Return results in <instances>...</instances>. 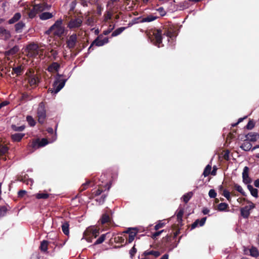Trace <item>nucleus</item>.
<instances>
[{
	"instance_id": "obj_42",
	"label": "nucleus",
	"mask_w": 259,
	"mask_h": 259,
	"mask_svg": "<svg viewBox=\"0 0 259 259\" xmlns=\"http://www.w3.org/2000/svg\"><path fill=\"white\" fill-rule=\"evenodd\" d=\"M35 9L39 12H41L45 10V8H44V6H43V4H37L34 6Z\"/></svg>"
},
{
	"instance_id": "obj_44",
	"label": "nucleus",
	"mask_w": 259,
	"mask_h": 259,
	"mask_svg": "<svg viewBox=\"0 0 259 259\" xmlns=\"http://www.w3.org/2000/svg\"><path fill=\"white\" fill-rule=\"evenodd\" d=\"M234 187L238 192L240 193L243 195H245V192L241 186L237 184H235L234 185Z\"/></svg>"
},
{
	"instance_id": "obj_29",
	"label": "nucleus",
	"mask_w": 259,
	"mask_h": 259,
	"mask_svg": "<svg viewBox=\"0 0 259 259\" xmlns=\"http://www.w3.org/2000/svg\"><path fill=\"white\" fill-rule=\"evenodd\" d=\"M49 196V194L46 192H39L35 194V197L37 199H46Z\"/></svg>"
},
{
	"instance_id": "obj_58",
	"label": "nucleus",
	"mask_w": 259,
	"mask_h": 259,
	"mask_svg": "<svg viewBox=\"0 0 259 259\" xmlns=\"http://www.w3.org/2000/svg\"><path fill=\"white\" fill-rule=\"evenodd\" d=\"M26 191L25 190H20L18 192V196L20 197H22L26 193Z\"/></svg>"
},
{
	"instance_id": "obj_22",
	"label": "nucleus",
	"mask_w": 259,
	"mask_h": 259,
	"mask_svg": "<svg viewBox=\"0 0 259 259\" xmlns=\"http://www.w3.org/2000/svg\"><path fill=\"white\" fill-rule=\"evenodd\" d=\"M53 15L52 13L50 12H44L40 14L39 16V18L41 20H46L50 19L53 17Z\"/></svg>"
},
{
	"instance_id": "obj_25",
	"label": "nucleus",
	"mask_w": 259,
	"mask_h": 259,
	"mask_svg": "<svg viewBox=\"0 0 259 259\" xmlns=\"http://www.w3.org/2000/svg\"><path fill=\"white\" fill-rule=\"evenodd\" d=\"M21 15L20 13H15L13 17L9 20V23L11 24L16 22L21 18Z\"/></svg>"
},
{
	"instance_id": "obj_45",
	"label": "nucleus",
	"mask_w": 259,
	"mask_h": 259,
	"mask_svg": "<svg viewBox=\"0 0 259 259\" xmlns=\"http://www.w3.org/2000/svg\"><path fill=\"white\" fill-rule=\"evenodd\" d=\"M8 151V148L4 145H0V154H5Z\"/></svg>"
},
{
	"instance_id": "obj_3",
	"label": "nucleus",
	"mask_w": 259,
	"mask_h": 259,
	"mask_svg": "<svg viewBox=\"0 0 259 259\" xmlns=\"http://www.w3.org/2000/svg\"><path fill=\"white\" fill-rule=\"evenodd\" d=\"M153 35L155 39V45L159 48L160 47V45L162 42V39L164 37V36L167 37V40L169 41V38L171 37L172 34L171 32L169 31L162 33V31L161 29H156L154 31Z\"/></svg>"
},
{
	"instance_id": "obj_24",
	"label": "nucleus",
	"mask_w": 259,
	"mask_h": 259,
	"mask_svg": "<svg viewBox=\"0 0 259 259\" xmlns=\"http://www.w3.org/2000/svg\"><path fill=\"white\" fill-rule=\"evenodd\" d=\"M25 24L22 21H20L15 25V31L17 33H20L22 31Z\"/></svg>"
},
{
	"instance_id": "obj_59",
	"label": "nucleus",
	"mask_w": 259,
	"mask_h": 259,
	"mask_svg": "<svg viewBox=\"0 0 259 259\" xmlns=\"http://www.w3.org/2000/svg\"><path fill=\"white\" fill-rule=\"evenodd\" d=\"M163 230H161V231H158L157 232H155V233L153 234V236L154 237H156L159 235H160L161 234V233L163 232Z\"/></svg>"
},
{
	"instance_id": "obj_26",
	"label": "nucleus",
	"mask_w": 259,
	"mask_h": 259,
	"mask_svg": "<svg viewBox=\"0 0 259 259\" xmlns=\"http://www.w3.org/2000/svg\"><path fill=\"white\" fill-rule=\"evenodd\" d=\"M247 188L250 192L251 195L255 198L258 197V191L256 189L254 188L252 186L250 185H247Z\"/></svg>"
},
{
	"instance_id": "obj_34",
	"label": "nucleus",
	"mask_w": 259,
	"mask_h": 259,
	"mask_svg": "<svg viewBox=\"0 0 259 259\" xmlns=\"http://www.w3.org/2000/svg\"><path fill=\"white\" fill-rule=\"evenodd\" d=\"M228 207V204L226 203L222 202L218 205V209L220 211H225Z\"/></svg>"
},
{
	"instance_id": "obj_13",
	"label": "nucleus",
	"mask_w": 259,
	"mask_h": 259,
	"mask_svg": "<svg viewBox=\"0 0 259 259\" xmlns=\"http://www.w3.org/2000/svg\"><path fill=\"white\" fill-rule=\"evenodd\" d=\"M77 41V36L75 34H73L69 36V39L67 41V47L69 49L73 48Z\"/></svg>"
},
{
	"instance_id": "obj_48",
	"label": "nucleus",
	"mask_w": 259,
	"mask_h": 259,
	"mask_svg": "<svg viewBox=\"0 0 259 259\" xmlns=\"http://www.w3.org/2000/svg\"><path fill=\"white\" fill-rule=\"evenodd\" d=\"M208 195L210 198H214L217 196V193L214 189H210L208 192Z\"/></svg>"
},
{
	"instance_id": "obj_56",
	"label": "nucleus",
	"mask_w": 259,
	"mask_h": 259,
	"mask_svg": "<svg viewBox=\"0 0 259 259\" xmlns=\"http://www.w3.org/2000/svg\"><path fill=\"white\" fill-rule=\"evenodd\" d=\"M111 18V14L109 12H107V14L105 16V20L107 21Z\"/></svg>"
},
{
	"instance_id": "obj_11",
	"label": "nucleus",
	"mask_w": 259,
	"mask_h": 259,
	"mask_svg": "<svg viewBox=\"0 0 259 259\" xmlns=\"http://www.w3.org/2000/svg\"><path fill=\"white\" fill-rule=\"evenodd\" d=\"M11 37V34L9 30L6 29L4 27H0V39L7 40Z\"/></svg>"
},
{
	"instance_id": "obj_54",
	"label": "nucleus",
	"mask_w": 259,
	"mask_h": 259,
	"mask_svg": "<svg viewBox=\"0 0 259 259\" xmlns=\"http://www.w3.org/2000/svg\"><path fill=\"white\" fill-rule=\"evenodd\" d=\"M105 198H106V196L105 195L102 196L101 198H100L99 199H96V200L99 202V203L100 204H101L104 203V201L105 200Z\"/></svg>"
},
{
	"instance_id": "obj_32",
	"label": "nucleus",
	"mask_w": 259,
	"mask_h": 259,
	"mask_svg": "<svg viewBox=\"0 0 259 259\" xmlns=\"http://www.w3.org/2000/svg\"><path fill=\"white\" fill-rule=\"evenodd\" d=\"M192 196H193V193L191 192H190L189 193H187L184 194L182 197V199H183L184 202L185 203H187L189 201L190 198L192 197Z\"/></svg>"
},
{
	"instance_id": "obj_55",
	"label": "nucleus",
	"mask_w": 259,
	"mask_h": 259,
	"mask_svg": "<svg viewBox=\"0 0 259 259\" xmlns=\"http://www.w3.org/2000/svg\"><path fill=\"white\" fill-rule=\"evenodd\" d=\"M89 184H90L89 181L83 184L81 187V190L83 191V190H85L88 188V186L89 185Z\"/></svg>"
},
{
	"instance_id": "obj_47",
	"label": "nucleus",
	"mask_w": 259,
	"mask_h": 259,
	"mask_svg": "<svg viewBox=\"0 0 259 259\" xmlns=\"http://www.w3.org/2000/svg\"><path fill=\"white\" fill-rule=\"evenodd\" d=\"M31 146L32 147L35 149L40 147V146H39V140H37L33 141Z\"/></svg>"
},
{
	"instance_id": "obj_21",
	"label": "nucleus",
	"mask_w": 259,
	"mask_h": 259,
	"mask_svg": "<svg viewBox=\"0 0 259 259\" xmlns=\"http://www.w3.org/2000/svg\"><path fill=\"white\" fill-rule=\"evenodd\" d=\"M24 136L23 133H15L11 135V138L14 142H19Z\"/></svg>"
},
{
	"instance_id": "obj_40",
	"label": "nucleus",
	"mask_w": 259,
	"mask_h": 259,
	"mask_svg": "<svg viewBox=\"0 0 259 259\" xmlns=\"http://www.w3.org/2000/svg\"><path fill=\"white\" fill-rule=\"evenodd\" d=\"M38 13L39 12L36 10V9H35L34 6H33V8L31 9V10L28 13V16H29V18H33L34 17H35L36 14Z\"/></svg>"
},
{
	"instance_id": "obj_7",
	"label": "nucleus",
	"mask_w": 259,
	"mask_h": 259,
	"mask_svg": "<svg viewBox=\"0 0 259 259\" xmlns=\"http://www.w3.org/2000/svg\"><path fill=\"white\" fill-rule=\"evenodd\" d=\"M28 55L30 57H34L38 54V46L35 44H31L26 48Z\"/></svg>"
},
{
	"instance_id": "obj_10",
	"label": "nucleus",
	"mask_w": 259,
	"mask_h": 259,
	"mask_svg": "<svg viewBox=\"0 0 259 259\" xmlns=\"http://www.w3.org/2000/svg\"><path fill=\"white\" fill-rule=\"evenodd\" d=\"M255 207L253 203H251L249 205H246L241 208V214L243 218L247 219L250 214V210Z\"/></svg>"
},
{
	"instance_id": "obj_39",
	"label": "nucleus",
	"mask_w": 259,
	"mask_h": 259,
	"mask_svg": "<svg viewBox=\"0 0 259 259\" xmlns=\"http://www.w3.org/2000/svg\"><path fill=\"white\" fill-rule=\"evenodd\" d=\"M110 221V218L108 214L105 213L102 215L101 219V223L102 224H105Z\"/></svg>"
},
{
	"instance_id": "obj_37",
	"label": "nucleus",
	"mask_w": 259,
	"mask_h": 259,
	"mask_svg": "<svg viewBox=\"0 0 259 259\" xmlns=\"http://www.w3.org/2000/svg\"><path fill=\"white\" fill-rule=\"evenodd\" d=\"M26 120L29 125H30L31 126H34L36 124L34 119L31 116H27L26 117Z\"/></svg>"
},
{
	"instance_id": "obj_50",
	"label": "nucleus",
	"mask_w": 259,
	"mask_h": 259,
	"mask_svg": "<svg viewBox=\"0 0 259 259\" xmlns=\"http://www.w3.org/2000/svg\"><path fill=\"white\" fill-rule=\"evenodd\" d=\"M254 126V122L250 120L246 125V128L248 130H251Z\"/></svg>"
},
{
	"instance_id": "obj_4",
	"label": "nucleus",
	"mask_w": 259,
	"mask_h": 259,
	"mask_svg": "<svg viewBox=\"0 0 259 259\" xmlns=\"http://www.w3.org/2000/svg\"><path fill=\"white\" fill-rule=\"evenodd\" d=\"M99 234V230L94 227H88L84 232V235L88 242H91L92 238H96Z\"/></svg>"
},
{
	"instance_id": "obj_49",
	"label": "nucleus",
	"mask_w": 259,
	"mask_h": 259,
	"mask_svg": "<svg viewBox=\"0 0 259 259\" xmlns=\"http://www.w3.org/2000/svg\"><path fill=\"white\" fill-rule=\"evenodd\" d=\"M223 195L228 200H229L231 198L230 193L229 191L227 190H224L223 191Z\"/></svg>"
},
{
	"instance_id": "obj_60",
	"label": "nucleus",
	"mask_w": 259,
	"mask_h": 259,
	"mask_svg": "<svg viewBox=\"0 0 259 259\" xmlns=\"http://www.w3.org/2000/svg\"><path fill=\"white\" fill-rule=\"evenodd\" d=\"M133 228H128L126 230L123 232V233L130 234V232H133Z\"/></svg>"
},
{
	"instance_id": "obj_2",
	"label": "nucleus",
	"mask_w": 259,
	"mask_h": 259,
	"mask_svg": "<svg viewBox=\"0 0 259 259\" xmlns=\"http://www.w3.org/2000/svg\"><path fill=\"white\" fill-rule=\"evenodd\" d=\"M61 76L62 75L59 74H57L53 83V88L49 89V92L52 93L57 94L64 87L67 79H61Z\"/></svg>"
},
{
	"instance_id": "obj_5",
	"label": "nucleus",
	"mask_w": 259,
	"mask_h": 259,
	"mask_svg": "<svg viewBox=\"0 0 259 259\" xmlns=\"http://www.w3.org/2000/svg\"><path fill=\"white\" fill-rule=\"evenodd\" d=\"M37 114L38 121L41 124L44 123L46 117V111L45 105L42 102L38 105Z\"/></svg>"
},
{
	"instance_id": "obj_20",
	"label": "nucleus",
	"mask_w": 259,
	"mask_h": 259,
	"mask_svg": "<svg viewBox=\"0 0 259 259\" xmlns=\"http://www.w3.org/2000/svg\"><path fill=\"white\" fill-rule=\"evenodd\" d=\"M240 148L245 151H249L252 148V144L249 141L245 140L244 143L240 146Z\"/></svg>"
},
{
	"instance_id": "obj_64",
	"label": "nucleus",
	"mask_w": 259,
	"mask_h": 259,
	"mask_svg": "<svg viewBox=\"0 0 259 259\" xmlns=\"http://www.w3.org/2000/svg\"><path fill=\"white\" fill-rule=\"evenodd\" d=\"M142 258L141 259H151L148 255H145L144 253L141 255Z\"/></svg>"
},
{
	"instance_id": "obj_51",
	"label": "nucleus",
	"mask_w": 259,
	"mask_h": 259,
	"mask_svg": "<svg viewBox=\"0 0 259 259\" xmlns=\"http://www.w3.org/2000/svg\"><path fill=\"white\" fill-rule=\"evenodd\" d=\"M13 70L17 75H20L22 71L21 67L20 66L13 68Z\"/></svg>"
},
{
	"instance_id": "obj_30",
	"label": "nucleus",
	"mask_w": 259,
	"mask_h": 259,
	"mask_svg": "<svg viewBox=\"0 0 259 259\" xmlns=\"http://www.w3.org/2000/svg\"><path fill=\"white\" fill-rule=\"evenodd\" d=\"M144 254L145 255H153L154 257H156L160 255V253L158 251L146 250L144 252Z\"/></svg>"
},
{
	"instance_id": "obj_43",
	"label": "nucleus",
	"mask_w": 259,
	"mask_h": 259,
	"mask_svg": "<svg viewBox=\"0 0 259 259\" xmlns=\"http://www.w3.org/2000/svg\"><path fill=\"white\" fill-rule=\"evenodd\" d=\"M184 213V210L183 209H180L178 210L177 217V219L179 222H181L182 221V217Z\"/></svg>"
},
{
	"instance_id": "obj_62",
	"label": "nucleus",
	"mask_w": 259,
	"mask_h": 259,
	"mask_svg": "<svg viewBox=\"0 0 259 259\" xmlns=\"http://www.w3.org/2000/svg\"><path fill=\"white\" fill-rule=\"evenodd\" d=\"M43 6H44V8H45V10H49L51 7V5L47 4H43Z\"/></svg>"
},
{
	"instance_id": "obj_46",
	"label": "nucleus",
	"mask_w": 259,
	"mask_h": 259,
	"mask_svg": "<svg viewBox=\"0 0 259 259\" xmlns=\"http://www.w3.org/2000/svg\"><path fill=\"white\" fill-rule=\"evenodd\" d=\"M114 28V25H110L109 28L103 31V34L107 35L109 34Z\"/></svg>"
},
{
	"instance_id": "obj_1",
	"label": "nucleus",
	"mask_w": 259,
	"mask_h": 259,
	"mask_svg": "<svg viewBox=\"0 0 259 259\" xmlns=\"http://www.w3.org/2000/svg\"><path fill=\"white\" fill-rule=\"evenodd\" d=\"M62 19L57 20L50 28L46 31L47 34H50L52 32L55 35L61 36L64 32V27L62 26Z\"/></svg>"
},
{
	"instance_id": "obj_53",
	"label": "nucleus",
	"mask_w": 259,
	"mask_h": 259,
	"mask_svg": "<svg viewBox=\"0 0 259 259\" xmlns=\"http://www.w3.org/2000/svg\"><path fill=\"white\" fill-rule=\"evenodd\" d=\"M136 252H137V249L134 246L130 250V254L131 255V257H133V256L135 255V254L136 253Z\"/></svg>"
},
{
	"instance_id": "obj_17",
	"label": "nucleus",
	"mask_w": 259,
	"mask_h": 259,
	"mask_svg": "<svg viewBox=\"0 0 259 259\" xmlns=\"http://www.w3.org/2000/svg\"><path fill=\"white\" fill-rule=\"evenodd\" d=\"M60 67V64L57 62H53L48 67L49 72H53L54 71H58Z\"/></svg>"
},
{
	"instance_id": "obj_9",
	"label": "nucleus",
	"mask_w": 259,
	"mask_h": 259,
	"mask_svg": "<svg viewBox=\"0 0 259 259\" xmlns=\"http://www.w3.org/2000/svg\"><path fill=\"white\" fill-rule=\"evenodd\" d=\"M27 75L28 76V82L29 85L33 87H36L39 82V79L37 75L31 72H29V74L27 73Z\"/></svg>"
},
{
	"instance_id": "obj_18",
	"label": "nucleus",
	"mask_w": 259,
	"mask_h": 259,
	"mask_svg": "<svg viewBox=\"0 0 259 259\" xmlns=\"http://www.w3.org/2000/svg\"><path fill=\"white\" fill-rule=\"evenodd\" d=\"M258 135L255 133H250L245 136L246 140L249 142H255L257 140Z\"/></svg>"
},
{
	"instance_id": "obj_8",
	"label": "nucleus",
	"mask_w": 259,
	"mask_h": 259,
	"mask_svg": "<svg viewBox=\"0 0 259 259\" xmlns=\"http://www.w3.org/2000/svg\"><path fill=\"white\" fill-rule=\"evenodd\" d=\"M101 35L98 36L92 43L91 45L89 48V50H90L91 47L94 45L97 47H101L104 46V45L107 44L109 41L108 38L107 37H105L103 39H101Z\"/></svg>"
},
{
	"instance_id": "obj_15",
	"label": "nucleus",
	"mask_w": 259,
	"mask_h": 259,
	"mask_svg": "<svg viewBox=\"0 0 259 259\" xmlns=\"http://www.w3.org/2000/svg\"><path fill=\"white\" fill-rule=\"evenodd\" d=\"M206 218L204 217L202 218L200 220H196L191 225V229H193L197 227L198 226L200 227L203 226L206 221Z\"/></svg>"
},
{
	"instance_id": "obj_28",
	"label": "nucleus",
	"mask_w": 259,
	"mask_h": 259,
	"mask_svg": "<svg viewBox=\"0 0 259 259\" xmlns=\"http://www.w3.org/2000/svg\"><path fill=\"white\" fill-rule=\"evenodd\" d=\"M125 29V27H121L116 29L112 32L111 36L115 37L120 34Z\"/></svg>"
},
{
	"instance_id": "obj_14",
	"label": "nucleus",
	"mask_w": 259,
	"mask_h": 259,
	"mask_svg": "<svg viewBox=\"0 0 259 259\" xmlns=\"http://www.w3.org/2000/svg\"><path fill=\"white\" fill-rule=\"evenodd\" d=\"M57 125H56L55 127V133L54 135H53L52 139L51 140H50V142H48L47 139L45 138L42 139L40 141H39V146H40V147H44L46 145H47L49 143H52L56 140L57 136Z\"/></svg>"
},
{
	"instance_id": "obj_31",
	"label": "nucleus",
	"mask_w": 259,
	"mask_h": 259,
	"mask_svg": "<svg viewBox=\"0 0 259 259\" xmlns=\"http://www.w3.org/2000/svg\"><path fill=\"white\" fill-rule=\"evenodd\" d=\"M19 51V47L18 46H14L12 49L6 52L7 55H11L16 54Z\"/></svg>"
},
{
	"instance_id": "obj_63",
	"label": "nucleus",
	"mask_w": 259,
	"mask_h": 259,
	"mask_svg": "<svg viewBox=\"0 0 259 259\" xmlns=\"http://www.w3.org/2000/svg\"><path fill=\"white\" fill-rule=\"evenodd\" d=\"M254 186L259 188V179L256 180L254 182Z\"/></svg>"
},
{
	"instance_id": "obj_23",
	"label": "nucleus",
	"mask_w": 259,
	"mask_h": 259,
	"mask_svg": "<svg viewBox=\"0 0 259 259\" xmlns=\"http://www.w3.org/2000/svg\"><path fill=\"white\" fill-rule=\"evenodd\" d=\"M249 255L253 257H257L259 256V251L255 247L252 246L249 249Z\"/></svg>"
},
{
	"instance_id": "obj_35",
	"label": "nucleus",
	"mask_w": 259,
	"mask_h": 259,
	"mask_svg": "<svg viewBox=\"0 0 259 259\" xmlns=\"http://www.w3.org/2000/svg\"><path fill=\"white\" fill-rule=\"evenodd\" d=\"M48 242L46 240H44L41 242L40 249L42 251H47L48 250Z\"/></svg>"
},
{
	"instance_id": "obj_38",
	"label": "nucleus",
	"mask_w": 259,
	"mask_h": 259,
	"mask_svg": "<svg viewBox=\"0 0 259 259\" xmlns=\"http://www.w3.org/2000/svg\"><path fill=\"white\" fill-rule=\"evenodd\" d=\"M106 234H102L94 243V245H97L102 243L105 240Z\"/></svg>"
},
{
	"instance_id": "obj_16",
	"label": "nucleus",
	"mask_w": 259,
	"mask_h": 259,
	"mask_svg": "<svg viewBox=\"0 0 259 259\" xmlns=\"http://www.w3.org/2000/svg\"><path fill=\"white\" fill-rule=\"evenodd\" d=\"M157 18V17L154 16L152 15H150L148 16L147 17L143 18H141V17H139L137 18V19L140 20L139 22L140 23H144V22H152L155 20H156Z\"/></svg>"
},
{
	"instance_id": "obj_6",
	"label": "nucleus",
	"mask_w": 259,
	"mask_h": 259,
	"mask_svg": "<svg viewBox=\"0 0 259 259\" xmlns=\"http://www.w3.org/2000/svg\"><path fill=\"white\" fill-rule=\"evenodd\" d=\"M82 23V20L79 18L71 19L67 24V27L70 29L79 28Z\"/></svg>"
},
{
	"instance_id": "obj_12",
	"label": "nucleus",
	"mask_w": 259,
	"mask_h": 259,
	"mask_svg": "<svg viewBox=\"0 0 259 259\" xmlns=\"http://www.w3.org/2000/svg\"><path fill=\"white\" fill-rule=\"evenodd\" d=\"M243 182L245 184H248L251 182V179L249 177V168L245 166L242 172Z\"/></svg>"
},
{
	"instance_id": "obj_33",
	"label": "nucleus",
	"mask_w": 259,
	"mask_h": 259,
	"mask_svg": "<svg viewBox=\"0 0 259 259\" xmlns=\"http://www.w3.org/2000/svg\"><path fill=\"white\" fill-rule=\"evenodd\" d=\"M51 53V56H50V58L51 60H57L58 58V52L57 51H55L53 49H52L50 51Z\"/></svg>"
},
{
	"instance_id": "obj_27",
	"label": "nucleus",
	"mask_w": 259,
	"mask_h": 259,
	"mask_svg": "<svg viewBox=\"0 0 259 259\" xmlns=\"http://www.w3.org/2000/svg\"><path fill=\"white\" fill-rule=\"evenodd\" d=\"M69 225L68 222H66L62 225V230L64 234L66 235H68L69 234Z\"/></svg>"
},
{
	"instance_id": "obj_57",
	"label": "nucleus",
	"mask_w": 259,
	"mask_h": 259,
	"mask_svg": "<svg viewBox=\"0 0 259 259\" xmlns=\"http://www.w3.org/2000/svg\"><path fill=\"white\" fill-rule=\"evenodd\" d=\"M159 12L161 13V16H164L165 14V11L162 7H160L157 10Z\"/></svg>"
},
{
	"instance_id": "obj_19",
	"label": "nucleus",
	"mask_w": 259,
	"mask_h": 259,
	"mask_svg": "<svg viewBox=\"0 0 259 259\" xmlns=\"http://www.w3.org/2000/svg\"><path fill=\"white\" fill-rule=\"evenodd\" d=\"M138 232V230L137 228H133V232H130L128 236V243H131L135 239V236L137 235Z\"/></svg>"
},
{
	"instance_id": "obj_36",
	"label": "nucleus",
	"mask_w": 259,
	"mask_h": 259,
	"mask_svg": "<svg viewBox=\"0 0 259 259\" xmlns=\"http://www.w3.org/2000/svg\"><path fill=\"white\" fill-rule=\"evenodd\" d=\"M211 169V166L210 165L208 164L206 165L203 172V175L204 176V177L208 176L210 174Z\"/></svg>"
},
{
	"instance_id": "obj_61",
	"label": "nucleus",
	"mask_w": 259,
	"mask_h": 259,
	"mask_svg": "<svg viewBox=\"0 0 259 259\" xmlns=\"http://www.w3.org/2000/svg\"><path fill=\"white\" fill-rule=\"evenodd\" d=\"M209 210L207 208H203L202 210V212L204 214H207L209 213Z\"/></svg>"
},
{
	"instance_id": "obj_41",
	"label": "nucleus",
	"mask_w": 259,
	"mask_h": 259,
	"mask_svg": "<svg viewBox=\"0 0 259 259\" xmlns=\"http://www.w3.org/2000/svg\"><path fill=\"white\" fill-rule=\"evenodd\" d=\"M12 128L15 131L21 132L23 131L25 129L24 125H21L20 126H17L16 125L12 124Z\"/></svg>"
},
{
	"instance_id": "obj_52",
	"label": "nucleus",
	"mask_w": 259,
	"mask_h": 259,
	"mask_svg": "<svg viewBox=\"0 0 259 259\" xmlns=\"http://www.w3.org/2000/svg\"><path fill=\"white\" fill-rule=\"evenodd\" d=\"M164 225V223L161 222H159L157 224H156L155 227H154V229L156 230H158L159 229L163 227Z\"/></svg>"
}]
</instances>
